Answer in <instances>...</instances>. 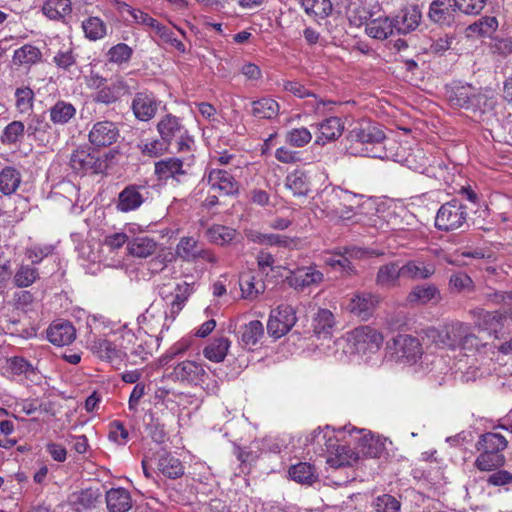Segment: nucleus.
<instances>
[{
	"label": "nucleus",
	"instance_id": "1",
	"mask_svg": "<svg viewBox=\"0 0 512 512\" xmlns=\"http://www.w3.org/2000/svg\"><path fill=\"white\" fill-rule=\"evenodd\" d=\"M374 204L363 201V196L340 187L326 186L311 202V209L329 221H348L360 215L364 209L373 210Z\"/></svg>",
	"mask_w": 512,
	"mask_h": 512
},
{
	"label": "nucleus",
	"instance_id": "2",
	"mask_svg": "<svg viewBox=\"0 0 512 512\" xmlns=\"http://www.w3.org/2000/svg\"><path fill=\"white\" fill-rule=\"evenodd\" d=\"M192 293L190 284L183 282L171 287L164 285L159 289V295L164 302L166 309L161 312V303L153 302L149 308L138 317L139 324H147L150 329H154L164 319L162 328L168 329L169 325L175 320L177 315L185 306L188 297Z\"/></svg>",
	"mask_w": 512,
	"mask_h": 512
},
{
	"label": "nucleus",
	"instance_id": "3",
	"mask_svg": "<svg viewBox=\"0 0 512 512\" xmlns=\"http://www.w3.org/2000/svg\"><path fill=\"white\" fill-rule=\"evenodd\" d=\"M386 136L383 130L372 123H360L347 136L346 149L349 154L371 158H389L384 145Z\"/></svg>",
	"mask_w": 512,
	"mask_h": 512
},
{
	"label": "nucleus",
	"instance_id": "4",
	"mask_svg": "<svg viewBox=\"0 0 512 512\" xmlns=\"http://www.w3.org/2000/svg\"><path fill=\"white\" fill-rule=\"evenodd\" d=\"M307 440L315 446V452L326 455L327 464L333 468L349 466L357 459L352 448L339 444L336 431L329 426L314 430Z\"/></svg>",
	"mask_w": 512,
	"mask_h": 512
},
{
	"label": "nucleus",
	"instance_id": "5",
	"mask_svg": "<svg viewBox=\"0 0 512 512\" xmlns=\"http://www.w3.org/2000/svg\"><path fill=\"white\" fill-rule=\"evenodd\" d=\"M427 336L437 346L452 350L460 348L474 352L478 351L483 345L478 337L472 333L470 325L458 321L451 322L442 329H429Z\"/></svg>",
	"mask_w": 512,
	"mask_h": 512
},
{
	"label": "nucleus",
	"instance_id": "6",
	"mask_svg": "<svg viewBox=\"0 0 512 512\" xmlns=\"http://www.w3.org/2000/svg\"><path fill=\"white\" fill-rule=\"evenodd\" d=\"M507 446L506 436L496 426L492 431L482 434L477 442L479 455L475 459V467L484 472L499 469L506 462L504 451Z\"/></svg>",
	"mask_w": 512,
	"mask_h": 512
},
{
	"label": "nucleus",
	"instance_id": "7",
	"mask_svg": "<svg viewBox=\"0 0 512 512\" xmlns=\"http://www.w3.org/2000/svg\"><path fill=\"white\" fill-rule=\"evenodd\" d=\"M343 342L351 346L352 353L365 355L379 351L383 345L384 336L374 327L364 325L348 332L346 339H337L333 343L340 346Z\"/></svg>",
	"mask_w": 512,
	"mask_h": 512
},
{
	"label": "nucleus",
	"instance_id": "8",
	"mask_svg": "<svg viewBox=\"0 0 512 512\" xmlns=\"http://www.w3.org/2000/svg\"><path fill=\"white\" fill-rule=\"evenodd\" d=\"M157 131L169 145L172 141L176 143L177 152H191L194 147V139L182 124L181 120L167 114L158 122Z\"/></svg>",
	"mask_w": 512,
	"mask_h": 512
},
{
	"label": "nucleus",
	"instance_id": "9",
	"mask_svg": "<svg viewBox=\"0 0 512 512\" xmlns=\"http://www.w3.org/2000/svg\"><path fill=\"white\" fill-rule=\"evenodd\" d=\"M173 376L178 381L200 385L208 394H216L219 390L216 381L207 382L209 374L201 362L193 360L179 362L173 369Z\"/></svg>",
	"mask_w": 512,
	"mask_h": 512
},
{
	"label": "nucleus",
	"instance_id": "10",
	"mask_svg": "<svg viewBox=\"0 0 512 512\" xmlns=\"http://www.w3.org/2000/svg\"><path fill=\"white\" fill-rule=\"evenodd\" d=\"M468 207L458 199H452L440 206L435 217V227L440 231H454L462 228L468 219Z\"/></svg>",
	"mask_w": 512,
	"mask_h": 512
},
{
	"label": "nucleus",
	"instance_id": "11",
	"mask_svg": "<svg viewBox=\"0 0 512 512\" xmlns=\"http://www.w3.org/2000/svg\"><path fill=\"white\" fill-rule=\"evenodd\" d=\"M391 357L399 363L413 365L422 355L419 340L407 334H398L387 343Z\"/></svg>",
	"mask_w": 512,
	"mask_h": 512
},
{
	"label": "nucleus",
	"instance_id": "12",
	"mask_svg": "<svg viewBox=\"0 0 512 512\" xmlns=\"http://www.w3.org/2000/svg\"><path fill=\"white\" fill-rule=\"evenodd\" d=\"M373 14L365 7L350 11L348 19L351 28L361 29L365 32H393V22L387 16L372 18Z\"/></svg>",
	"mask_w": 512,
	"mask_h": 512
},
{
	"label": "nucleus",
	"instance_id": "13",
	"mask_svg": "<svg viewBox=\"0 0 512 512\" xmlns=\"http://www.w3.org/2000/svg\"><path fill=\"white\" fill-rule=\"evenodd\" d=\"M446 98L455 108H464L476 111L480 108L484 97L471 85H453L447 88Z\"/></svg>",
	"mask_w": 512,
	"mask_h": 512
},
{
	"label": "nucleus",
	"instance_id": "14",
	"mask_svg": "<svg viewBox=\"0 0 512 512\" xmlns=\"http://www.w3.org/2000/svg\"><path fill=\"white\" fill-rule=\"evenodd\" d=\"M175 255L186 262L203 260L214 264L217 261L215 255L192 236H185L179 240L175 248Z\"/></svg>",
	"mask_w": 512,
	"mask_h": 512
},
{
	"label": "nucleus",
	"instance_id": "15",
	"mask_svg": "<svg viewBox=\"0 0 512 512\" xmlns=\"http://www.w3.org/2000/svg\"><path fill=\"white\" fill-rule=\"evenodd\" d=\"M295 323L294 309L289 305H280L270 312L267 332L271 337L279 339L288 333Z\"/></svg>",
	"mask_w": 512,
	"mask_h": 512
},
{
	"label": "nucleus",
	"instance_id": "16",
	"mask_svg": "<svg viewBox=\"0 0 512 512\" xmlns=\"http://www.w3.org/2000/svg\"><path fill=\"white\" fill-rule=\"evenodd\" d=\"M348 430L349 437L357 443L358 449L363 455L371 458L378 457L385 449V439L380 436H374L370 431L365 429L344 428Z\"/></svg>",
	"mask_w": 512,
	"mask_h": 512
},
{
	"label": "nucleus",
	"instance_id": "17",
	"mask_svg": "<svg viewBox=\"0 0 512 512\" xmlns=\"http://www.w3.org/2000/svg\"><path fill=\"white\" fill-rule=\"evenodd\" d=\"M193 156L182 160L177 157H170L155 163L154 172L159 180L173 179L180 182L181 177L187 174V168L191 167Z\"/></svg>",
	"mask_w": 512,
	"mask_h": 512
},
{
	"label": "nucleus",
	"instance_id": "18",
	"mask_svg": "<svg viewBox=\"0 0 512 512\" xmlns=\"http://www.w3.org/2000/svg\"><path fill=\"white\" fill-rule=\"evenodd\" d=\"M120 136L118 125L110 120H101L93 124L89 131V142L97 148L114 144Z\"/></svg>",
	"mask_w": 512,
	"mask_h": 512
},
{
	"label": "nucleus",
	"instance_id": "19",
	"mask_svg": "<svg viewBox=\"0 0 512 512\" xmlns=\"http://www.w3.org/2000/svg\"><path fill=\"white\" fill-rule=\"evenodd\" d=\"M87 341L92 353L102 360L119 364L127 357L126 347L119 348L117 344L107 338L93 336V338H88Z\"/></svg>",
	"mask_w": 512,
	"mask_h": 512
},
{
	"label": "nucleus",
	"instance_id": "20",
	"mask_svg": "<svg viewBox=\"0 0 512 512\" xmlns=\"http://www.w3.org/2000/svg\"><path fill=\"white\" fill-rule=\"evenodd\" d=\"M207 181L212 190L224 196H234L239 192V183L226 170L211 169L207 174Z\"/></svg>",
	"mask_w": 512,
	"mask_h": 512
},
{
	"label": "nucleus",
	"instance_id": "21",
	"mask_svg": "<svg viewBox=\"0 0 512 512\" xmlns=\"http://www.w3.org/2000/svg\"><path fill=\"white\" fill-rule=\"evenodd\" d=\"M396 156V161L419 173H425L430 163V158L418 145L409 148L401 147V153H397Z\"/></svg>",
	"mask_w": 512,
	"mask_h": 512
},
{
	"label": "nucleus",
	"instance_id": "22",
	"mask_svg": "<svg viewBox=\"0 0 512 512\" xmlns=\"http://www.w3.org/2000/svg\"><path fill=\"white\" fill-rule=\"evenodd\" d=\"M115 6L125 22L129 24H139L142 28L149 27L155 29L157 32L162 30L159 21L152 18L147 13L134 9L130 5L120 1H116Z\"/></svg>",
	"mask_w": 512,
	"mask_h": 512
},
{
	"label": "nucleus",
	"instance_id": "23",
	"mask_svg": "<svg viewBox=\"0 0 512 512\" xmlns=\"http://www.w3.org/2000/svg\"><path fill=\"white\" fill-rule=\"evenodd\" d=\"M323 273L316 266L299 267L287 277L288 284L296 290L317 285L323 281Z\"/></svg>",
	"mask_w": 512,
	"mask_h": 512
},
{
	"label": "nucleus",
	"instance_id": "24",
	"mask_svg": "<svg viewBox=\"0 0 512 512\" xmlns=\"http://www.w3.org/2000/svg\"><path fill=\"white\" fill-rule=\"evenodd\" d=\"M158 104L152 93L139 92L134 96L131 108L138 120L149 121L156 115Z\"/></svg>",
	"mask_w": 512,
	"mask_h": 512
},
{
	"label": "nucleus",
	"instance_id": "25",
	"mask_svg": "<svg viewBox=\"0 0 512 512\" xmlns=\"http://www.w3.org/2000/svg\"><path fill=\"white\" fill-rule=\"evenodd\" d=\"M47 339L56 346H65L71 344L76 338V329L65 320L52 322L46 331Z\"/></svg>",
	"mask_w": 512,
	"mask_h": 512
},
{
	"label": "nucleus",
	"instance_id": "26",
	"mask_svg": "<svg viewBox=\"0 0 512 512\" xmlns=\"http://www.w3.org/2000/svg\"><path fill=\"white\" fill-rule=\"evenodd\" d=\"M399 215L395 210H380L375 209V213L371 214L366 220L358 218L357 222H362L364 225L374 227L377 230L386 231L390 230H400L402 227L400 226Z\"/></svg>",
	"mask_w": 512,
	"mask_h": 512
},
{
	"label": "nucleus",
	"instance_id": "27",
	"mask_svg": "<svg viewBox=\"0 0 512 512\" xmlns=\"http://www.w3.org/2000/svg\"><path fill=\"white\" fill-rule=\"evenodd\" d=\"M129 91V87L127 83L121 79L116 78L98 91V93L92 94V99L96 103L110 105L117 102L122 96L127 94Z\"/></svg>",
	"mask_w": 512,
	"mask_h": 512
},
{
	"label": "nucleus",
	"instance_id": "28",
	"mask_svg": "<svg viewBox=\"0 0 512 512\" xmlns=\"http://www.w3.org/2000/svg\"><path fill=\"white\" fill-rule=\"evenodd\" d=\"M401 278H403L401 263L394 261L378 268L375 283L380 288L392 289L400 286Z\"/></svg>",
	"mask_w": 512,
	"mask_h": 512
},
{
	"label": "nucleus",
	"instance_id": "29",
	"mask_svg": "<svg viewBox=\"0 0 512 512\" xmlns=\"http://www.w3.org/2000/svg\"><path fill=\"white\" fill-rule=\"evenodd\" d=\"M422 14L418 6L410 5L400 11L393 22V31L410 32L418 28L421 23Z\"/></svg>",
	"mask_w": 512,
	"mask_h": 512
},
{
	"label": "nucleus",
	"instance_id": "30",
	"mask_svg": "<svg viewBox=\"0 0 512 512\" xmlns=\"http://www.w3.org/2000/svg\"><path fill=\"white\" fill-rule=\"evenodd\" d=\"M441 300L439 289L434 284L415 286L407 295L406 301L412 306L438 303Z\"/></svg>",
	"mask_w": 512,
	"mask_h": 512
},
{
	"label": "nucleus",
	"instance_id": "31",
	"mask_svg": "<svg viewBox=\"0 0 512 512\" xmlns=\"http://www.w3.org/2000/svg\"><path fill=\"white\" fill-rule=\"evenodd\" d=\"M403 278L410 280H426L435 273V266L432 262L423 259H413L401 263Z\"/></svg>",
	"mask_w": 512,
	"mask_h": 512
},
{
	"label": "nucleus",
	"instance_id": "32",
	"mask_svg": "<svg viewBox=\"0 0 512 512\" xmlns=\"http://www.w3.org/2000/svg\"><path fill=\"white\" fill-rule=\"evenodd\" d=\"M377 303L378 299L374 294L359 292L351 297L348 309L352 314L362 319H367L371 316Z\"/></svg>",
	"mask_w": 512,
	"mask_h": 512
},
{
	"label": "nucleus",
	"instance_id": "33",
	"mask_svg": "<svg viewBox=\"0 0 512 512\" xmlns=\"http://www.w3.org/2000/svg\"><path fill=\"white\" fill-rule=\"evenodd\" d=\"M142 187L129 185L125 187L118 196L116 208L120 212H130L137 210L144 202V195L141 193Z\"/></svg>",
	"mask_w": 512,
	"mask_h": 512
},
{
	"label": "nucleus",
	"instance_id": "34",
	"mask_svg": "<svg viewBox=\"0 0 512 512\" xmlns=\"http://www.w3.org/2000/svg\"><path fill=\"white\" fill-rule=\"evenodd\" d=\"M318 135L316 143L324 145L339 138L344 130V124L339 117L331 116L317 124Z\"/></svg>",
	"mask_w": 512,
	"mask_h": 512
},
{
	"label": "nucleus",
	"instance_id": "35",
	"mask_svg": "<svg viewBox=\"0 0 512 512\" xmlns=\"http://www.w3.org/2000/svg\"><path fill=\"white\" fill-rule=\"evenodd\" d=\"M157 247V242L153 238L142 234L141 230L135 236H131L127 249L129 254L134 257L147 258L156 252Z\"/></svg>",
	"mask_w": 512,
	"mask_h": 512
},
{
	"label": "nucleus",
	"instance_id": "36",
	"mask_svg": "<svg viewBox=\"0 0 512 512\" xmlns=\"http://www.w3.org/2000/svg\"><path fill=\"white\" fill-rule=\"evenodd\" d=\"M456 7V0H434L430 5L429 17L440 26L449 25Z\"/></svg>",
	"mask_w": 512,
	"mask_h": 512
},
{
	"label": "nucleus",
	"instance_id": "37",
	"mask_svg": "<svg viewBox=\"0 0 512 512\" xmlns=\"http://www.w3.org/2000/svg\"><path fill=\"white\" fill-rule=\"evenodd\" d=\"M335 325V316L328 309L319 308L313 317V331L318 338L331 339Z\"/></svg>",
	"mask_w": 512,
	"mask_h": 512
},
{
	"label": "nucleus",
	"instance_id": "38",
	"mask_svg": "<svg viewBox=\"0 0 512 512\" xmlns=\"http://www.w3.org/2000/svg\"><path fill=\"white\" fill-rule=\"evenodd\" d=\"M106 505L109 512H127L132 507V498L124 488H112L106 492Z\"/></svg>",
	"mask_w": 512,
	"mask_h": 512
},
{
	"label": "nucleus",
	"instance_id": "39",
	"mask_svg": "<svg viewBox=\"0 0 512 512\" xmlns=\"http://www.w3.org/2000/svg\"><path fill=\"white\" fill-rule=\"evenodd\" d=\"M464 357L458 359L454 365L455 377L463 383L476 381L483 373L476 365L475 358H470L467 355H464Z\"/></svg>",
	"mask_w": 512,
	"mask_h": 512
},
{
	"label": "nucleus",
	"instance_id": "40",
	"mask_svg": "<svg viewBox=\"0 0 512 512\" xmlns=\"http://www.w3.org/2000/svg\"><path fill=\"white\" fill-rule=\"evenodd\" d=\"M50 121L56 126L68 124L76 116V107L67 101L58 100L49 108Z\"/></svg>",
	"mask_w": 512,
	"mask_h": 512
},
{
	"label": "nucleus",
	"instance_id": "41",
	"mask_svg": "<svg viewBox=\"0 0 512 512\" xmlns=\"http://www.w3.org/2000/svg\"><path fill=\"white\" fill-rule=\"evenodd\" d=\"M239 339L245 348H252L264 336V326L259 320H252L240 327Z\"/></svg>",
	"mask_w": 512,
	"mask_h": 512
},
{
	"label": "nucleus",
	"instance_id": "42",
	"mask_svg": "<svg viewBox=\"0 0 512 512\" xmlns=\"http://www.w3.org/2000/svg\"><path fill=\"white\" fill-rule=\"evenodd\" d=\"M239 285L242 297L250 300L257 298L265 290L264 282L249 271L240 274Z\"/></svg>",
	"mask_w": 512,
	"mask_h": 512
},
{
	"label": "nucleus",
	"instance_id": "43",
	"mask_svg": "<svg viewBox=\"0 0 512 512\" xmlns=\"http://www.w3.org/2000/svg\"><path fill=\"white\" fill-rule=\"evenodd\" d=\"M100 497L98 489L87 488L78 492H74L69 496V504L77 512L90 509L95 506Z\"/></svg>",
	"mask_w": 512,
	"mask_h": 512
},
{
	"label": "nucleus",
	"instance_id": "44",
	"mask_svg": "<svg viewBox=\"0 0 512 512\" xmlns=\"http://www.w3.org/2000/svg\"><path fill=\"white\" fill-rule=\"evenodd\" d=\"M245 236L250 242L266 246L287 247L291 243V240L287 236L274 233H261L253 229L246 230Z\"/></svg>",
	"mask_w": 512,
	"mask_h": 512
},
{
	"label": "nucleus",
	"instance_id": "45",
	"mask_svg": "<svg viewBox=\"0 0 512 512\" xmlns=\"http://www.w3.org/2000/svg\"><path fill=\"white\" fill-rule=\"evenodd\" d=\"M96 159L85 149H78L74 151L69 160L71 169L79 175H85L89 172H94V165Z\"/></svg>",
	"mask_w": 512,
	"mask_h": 512
},
{
	"label": "nucleus",
	"instance_id": "46",
	"mask_svg": "<svg viewBox=\"0 0 512 512\" xmlns=\"http://www.w3.org/2000/svg\"><path fill=\"white\" fill-rule=\"evenodd\" d=\"M230 345L231 342L227 337H216L204 347L203 355L211 362H222L229 351Z\"/></svg>",
	"mask_w": 512,
	"mask_h": 512
},
{
	"label": "nucleus",
	"instance_id": "47",
	"mask_svg": "<svg viewBox=\"0 0 512 512\" xmlns=\"http://www.w3.org/2000/svg\"><path fill=\"white\" fill-rule=\"evenodd\" d=\"M285 187L292 191L294 196H306L310 191V179L304 170L290 172L285 180Z\"/></svg>",
	"mask_w": 512,
	"mask_h": 512
},
{
	"label": "nucleus",
	"instance_id": "48",
	"mask_svg": "<svg viewBox=\"0 0 512 512\" xmlns=\"http://www.w3.org/2000/svg\"><path fill=\"white\" fill-rule=\"evenodd\" d=\"M279 110L278 102L269 97H263L252 102L251 113L259 119H273L278 115Z\"/></svg>",
	"mask_w": 512,
	"mask_h": 512
},
{
	"label": "nucleus",
	"instance_id": "49",
	"mask_svg": "<svg viewBox=\"0 0 512 512\" xmlns=\"http://www.w3.org/2000/svg\"><path fill=\"white\" fill-rule=\"evenodd\" d=\"M158 469L163 475L171 479L179 478L184 474L181 461L168 453L159 457Z\"/></svg>",
	"mask_w": 512,
	"mask_h": 512
},
{
	"label": "nucleus",
	"instance_id": "50",
	"mask_svg": "<svg viewBox=\"0 0 512 512\" xmlns=\"http://www.w3.org/2000/svg\"><path fill=\"white\" fill-rule=\"evenodd\" d=\"M141 231V226L135 223L127 224L122 232L113 233L105 237L104 243L111 249H118L125 243L128 244L131 236Z\"/></svg>",
	"mask_w": 512,
	"mask_h": 512
},
{
	"label": "nucleus",
	"instance_id": "51",
	"mask_svg": "<svg viewBox=\"0 0 512 512\" xmlns=\"http://www.w3.org/2000/svg\"><path fill=\"white\" fill-rule=\"evenodd\" d=\"M236 236V230L220 224H214L206 231V237L209 242L224 246L230 243Z\"/></svg>",
	"mask_w": 512,
	"mask_h": 512
},
{
	"label": "nucleus",
	"instance_id": "52",
	"mask_svg": "<svg viewBox=\"0 0 512 512\" xmlns=\"http://www.w3.org/2000/svg\"><path fill=\"white\" fill-rule=\"evenodd\" d=\"M289 477L300 484H312L316 478V471L314 466L306 462H300L289 468Z\"/></svg>",
	"mask_w": 512,
	"mask_h": 512
},
{
	"label": "nucleus",
	"instance_id": "53",
	"mask_svg": "<svg viewBox=\"0 0 512 512\" xmlns=\"http://www.w3.org/2000/svg\"><path fill=\"white\" fill-rule=\"evenodd\" d=\"M21 183L20 172L13 167H5L0 172V192L5 195L14 193Z\"/></svg>",
	"mask_w": 512,
	"mask_h": 512
},
{
	"label": "nucleus",
	"instance_id": "54",
	"mask_svg": "<svg viewBox=\"0 0 512 512\" xmlns=\"http://www.w3.org/2000/svg\"><path fill=\"white\" fill-rule=\"evenodd\" d=\"M15 107L19 114L29 115L33 111L35 94L29 87H19L15 90Z\"/></svg>",
	"mask_w": 512,
	"mask_h": 512
},
{
	"label": "nucleus",
	"instance_id": "55",
	"mask_svg": "<svg viewBox=\"0 0 512 512\" xmlns=\"http://www.w3.org/2000/svg\"><path fill=\"white\" fill-rule=\"evenodd\" d=\"M481 321L478 323L482 330H486L490 333H498L508 319L512 320L511 317H507L500 312H484L481 316Z\"/></svg>",
	"mask_w": 512,
	"mask_h": 512
},
{
	"label": "nucleus",
	"instance_id": "56",
	"mask_svg": "<svg viewBox=\"0 0 512 512\" xmlns=\"http://www.w3.org/2000/svg\"><path fill=\"white\" fill-rule=\"evenodd\" d=\"M42 10L48 18L58 20L71 12V1L47 0L43 5Z\"/></svg>",
	"mask_w": 512,
	"mask_h": 512
},
{
	"label": "nucleus",
	"instance_id": "57",
	"mask_svg": "<svg viewBox=\"0 0 512 512\" xmlns=\"http://www.w3.org/2000/svg\"><path fill=\"white\" fill-rule=\"evenodd\" d=\"M305 12L315 17L324 18L332 10L330 0H299Z\"/></svg>",
	"mask_w": 512,
	"mask_h": 512
},
{
	"label": "nucleus",
	"instance_id": "58",
	"mask_svg": "<svg viewBox=\"0 0 512 512\" xmlns=\"http://www.w3.org/2000/svg\"><path fill=\"white\" fill-rule=\"evenodd\" d=\"M41 53L38 48L31 45H24L17 49L13 55V62L16 65H31L40 60Z\"/></svg>",
	"mask_w": 512,
	"mask_h": 512
},
{
	"label": "nucleus",
	"instance_id": "59",
	"mask_svg": "<svg viewBox=\"0 0 512 512\" xmlns=\"http://www.w3.org/2000/svg\"><path fill=\"white\" fill-rule=\"evenodd\" d=\"M169 146L170 145L160 137V139H147L142 141L139 148L145 156L159 157L168 151Z\"/></svg>",
	"mask_w": 512,
	"mask_h": 512
},
{
	"label": "nucleus",
	"instance_id": "60",
	"mask_svg": "<svg viewBox=\"0 0 512 512\" xmlns=\"http://www.w3.org/2000/svg\"><path fill=\"white\" fill-rule=\"evenodd\" d=\"M25 126L21 121H12L3 130L0 140L5 145L16 144L23 138Z\"/></svg>",
	"mask_w": 512,
	"mask_h": 512
},
{
	"label": "nucleus",
	"instance_id": "61",
	"mask_svg": "<svg viewBox=\"0 0 512 512\" xmlns=\"http://www.w3.org/2000/svg\"><path fill=\"white\" fill-rule=\"evenodd\" d=\"M311 139L312 134L305 127L291 129L285 135L286 143L296 148L304 147Z\"/></svg>",
	"mask_w": 512,
	"mask_h": 512
},
{
	"label": "nucleus",
	"instance_id": "62",
	"mask_svg": "<svg viewBox=\"0 0 512 512\" xmlns=\"http://www.w3.org/2000/svg\"><path fill=\"white\" fill-rule=\"evenodd\" d=\"M38 270L30 265L19 267L14 276V283L17 287L24 288L32 285L38 278Z\"/></svg>",
	"mask_w": 512,
	"mask_h": 512
},
{
	"label": "nucleus",
	"instance_id": "63",
	"mask_svg": "<svg viewBox=\"0 0 512 512\" xmlns=\"http://www.w3.org/2000/svg\"><path fill=\"white\" fill-rule=\"evenodd\" d=\"M489 39V45L494 53L500 55H507L512 52V39L511 37L501 34H486Z\"/></svg>",
	"mask_w": 512,
	"mask_h": 512
},
{
	"label": "nucleus",
	"instance_id": "64",
	"mask_svg": "<svg viewBox=\"0 0 512 512\" xmlns=\"http://www.w3.org/2000/svg\"><path fill=\"white\" fill-rule=\"evenodd\" d=\"M374 506L376 512H399L401 504L395 497L384 494L376 498Z\"/></svg>",
	"mask_w": 512,
	"mask_h": 512
}]
</instances>
